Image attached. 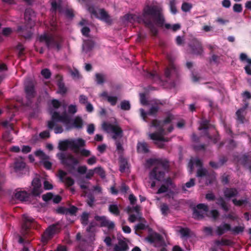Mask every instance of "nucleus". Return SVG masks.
I'll use <instances>...</instances> for the list:
<instances>
[{
  "instance_id": "obj_1",
  "label": "nucleus",
  "mask_w": 251,
  "mask_h": 251,
  "mask_svg": "<svg viewBox=\"0 0 251 251\" xmlns=\"http://www.w3.org/2000/svg\"><path fill=\"white\" fill-rule=\"evenodd\" d=\"M142 21L152 36L156 37L158 33L157 28L165 26L166 29L172 28L170 24H165V18L162 8L156 5H147L143 9L142 14L138 18Z\"/></svg>"
},
{
  "instance_id": "obj_2",
  "label": "nucleus",
  "mask_w": 251,
  "mask_h": 251,
  "mask_svg": "<svg viewBox=\"0 0 251 251\" xmlns=\"http://www.w3.org/2000/svg\"><path fill=\"white\" fill-rule=\"evenodd\" d=\"M71 121V118L66 113L60 115L59 112L54 111L51 112V120L48 122L47 126L49 129H52L56 125V123L61 122L65 125L67 130H70L74 128L81 129L83 127V121L81 117H75L73 120L72 124H70Z\"/></svg>"
},
{
  "instance_id": "obj_3",
  "label": "nucleus",
  "mask_w": 251,
  "mask_h": 251,
  "mask_svg": "<svg viewBox=\"0 0 251 251\" xmlns=\"http://www.w3.org/2000/svg\"><path fill=\"white\" fill-rule=\"evenodd\" d=\"M169 163L167 160L157 159L155 166L150 172V179L162 182L164 180L166 173L169 171Z\"/></svg>"
},
{
  "instance_id": "obj_4",
  "label": "nucleus",
  "mask_w": 251,
  "mask_h": 251,
  "mask_svg": "<svg viewBox=\"0 0 251 251\" xmlns=\"http://www.w3.org/2000/svg\"><path fill=\"white\" fill-rule=\"evenodd\" d=\"M40 42H44L48 49L55 48L57 50L61 48L62 40L58 36H54L52 34L45 33L40 35L38 38Z\"/></svg>"
},
{
  "instance_id": "obj_5",
  "label": "nucleus",
  "mask_w": 251,
  "mask_h": 251,
  "mask_svg": "<svg viewBox=\"0 0 251 251\" xmlns=\"http://www.w3.org/2000/svg\"><path fill=\"white\" fill-rule=\"evenodd\" d=\"M57 157L61 163L70 169V171L75 170V166L79 163L78 160L70 153L59 152L57 154Z\"/></svg>"
},
{
  "instance_id": "obj_6",
  "label": "nucleus",
  "mask_w": 251,
  "mask_h": 251,
  "mask_svg": "<svg viewBox=\"0 0 251 251\" xmlns=\"http://www.w3.org/2000/svg\"><path fill=\"white\" fill-rule=\"evenodd\" d=\"M102 128L107 133H112V138L114 141L120 140L123 136V130L118 125H113L104 122L102 124Z\"/></svg>"
},
{
  "instance_id": "obj_7",
  "label": "nucleus",
  "mask_w": 251,
  "mask_h": 251,
  "mask_svg": "<svg viewBox=\"0 0 251 251\" xmlns=\"http://www.w3.org/2000/svg\"><path fill=\"white\" fill-rule=\"evenodd\" d=\"M85 146V141L81 139L78 138L75 140H64L59 143L58 148L62 151H66L69 147L75 150V152L78 153L77 150L80 147H83Z\"/></svg>"
},
{
  "instance_id": "obj_8",
  "label": "nucleus",
  "mask_w": 251,
  "mask_h": 251,
  "mask_svg": "<svg viewBox=\"0 0 251 251\" xmlns=\"http://www.w3.org/2000/svg\"><path fill=\"white\" fill-rule=\"evenodd\" d=\"M59 223H56L49 226L41 236V242L46 245L52 239L54 235L60 232V228Z\"/></svg>"
},
{
  "instance_id": "obj_9",
  "label": "nucleus",
  "mask_w": 251,
  "mask_h": 251,
  "mask_svg": "<svg viewBox=\"0 0 251 251\" xmlns=\"http://www.w3.org/2000/svg\"><path fill=\"white\" fill-rule=\"evenodd\" d=\"M35 86V84L34 81L30 79H27L25 82L24 90L26 98L28 100H30L36 96V93Z\"/></svg>"
},
{
  "instance_id": "obj_10",
  "label": "nucleus",
  "mask_w": 251,
  "mask_h": 251,
  "mask_svg": "<svg viewBox=\"0 0 251 251\" xmlns=\"http://www.w3.org/2000/svg\"><path fill=\"white\" fill-rule=\"evenodd\" d=\"M193 217L195 219L200 220L204 218V213L208 211V207L204 203H200L193 208Z\"/></svg>"
},
{
  "instance_id": "obj_11",
  "label": "nucleus",
  "mask_w": 251,
  "mask_h": 251,
  "mask_svg": "<svg viewBox=\"0 0 251 251\" xmlns=\"http://www.w3.org/2000/svg\"><path fill=\"white\" fill-rule=\"evenodd\" d=\"M13 169L18 175L25 174L28 171L26 164L22 157L14 160Z\"/></svg>"
},
{
  "instance_id": "obj_12",
  "label": "nucleus",
  "mask_w": 251,
  "mask_h": 251,
  "mask_svg": "<svg viewBox=\"0 0 251 251\" xmlns=\"http://www.w3.org/2000/svg\"><path fill=\"white\" fill-rule=\"evenodd\" d=\"M189 47L191 50L192 53L201 55L203 52L201 43L197 39H192L189 43Z\"/></svg>"
},
{
  "instance_id": "obj_13",
  "label": "nucleus",
  "mask_w": 251,
  "mask_h": 251,
  "mask_svg": "<svg viewBox=\"0 0 251 251\" xmlns=\"http://www.w3.org/2000/svg\"><path fill=\"white\" fill-rule=\"evenodd\" d=\"M36 226V223L35 220L26 214L23 215V224L22 226V230L26 233L28 230L31 228H34Z\"/></svg>"
},
{
  "instance_id": "obj_14",
  "label": "nucleus",
  "mask_w": 251,
  "mask_h": 251,
  "mask_svg": "<svg viewBox=\"0 0 251 251\" xmlns=\"http://www.w3.org/2000/svg\"><path fill=\"white\" fill-rule=\"evenodd\" d=\"M94 219L96 221L100 222V226L101 227H106L109 230L113 229L115 227L114 223L107 219L104 216H100L97 215L95 216Z\"/></svg>"
},
{
  "instance_id": "obj_15",
  "label": "nucleus",
  "mask_w": 251,
  "mask_h": 251,
  "mask_svg": "<svg viewBox=\"0 0 251 251\" xmlns=\"http://www.w3.org/2000/svg\"><path fill=\"white\" fill-rule=\"evenodd\" d=\"M174 117L172 114H169L163 120H153L151 123V126H157L160 124L165 126L170 124L174 120Z\"/></svg>"
},
{
  "instance_id": "obj_16",
  "label": "nucleus",
  "mask_w": 251,
  "mask_h": 251,
  "mask_svg": "<svg viewBox=\"0 0 251 251\" xmlns=\"http://www.w3.org/2000/svg\"><path fill=\"white\" fill-rule=\"evenodd\" d=\"M35 17V13L30 8H26L25 12V19L30 25V26L34 25V18Z\"/></svg>"
},
{
  "instance_id": "obj_17",
  "label": "nucleus",
  "mask_w": 251,
  "mask_h": 251,
  "mask_svg": "<svg viewBox=\"0 0 251 251\" xmlns=\"http://www.w3.org/2000/svg\"><path fill=\"white\" fill-rule=\"evenodd\" d=\"M231 230V225L229 224L224 223L217 227L216 233L217 235L221 236L226 232Z\"/></svg>"
},
{
  "instance_id": "obj_18",
  "label": "nucleus",
  "mask_w": 251,
  "mask_h": 251,
  "mask_svg": "<svg viewBox=\"0 0 251 251\" xmlns=\"http://www.w3.org/2000/svg\"><path fill=\"white\" fill-rule=\"evenodd\" d=\"M15 198L21 201H30L31 194L25 191H19L15 193Z\"/></svg>"
},
{
  "instance_id": "obj_19",
  "label": "nucleus",
  "mask_w": 251,
  "mask_h": 251,
  "mask_svg": "<svg viewBox=\"0 0 251 251\" xmlns=\"http://www.w3.org/2000/svg\"><path fill=\"white\" fill-rule=\"evenodd\" d=\"M247 106H245L240 109H239L236 112V121L238 123L242 124H244L245 121V110Z\"/></svg>"
},
{
  "instance_id": "obj_20",
  "label": "nucleus",
  "mask_w": 251,
  "mask_h": 251,
  "mask_svg": "<svg viewBox=\"0 0 251 251\" xmlns=\"http://www.w3.org/2000/svg\"><path fill=\"white\" fill-rule=\"evenodd\" d=\"M225 197L226 199H231L236 197L238 194V191L235 188H226L223 190Z\"/></svg>"
},
{
  "instance_id": "obj_21",
  "label": "nucleus",
  "mask_w": 251,
  "mask_h": 251,
  "mask_svg": "<svg viewBox=\"0 0 251 251\" xmlns=\"http://www.w3.org/2000/svg\"><path fill=\"white\" fill-rule=\"evenodd\" d=\"M177 71L175 65L173 63H170L167 68L165 70V76L167 78H170L174 75H177Z\"/></svg>"
},
{
  "instance_id": "obj_22",
  "label": "nucleus",
  "mask_w": 251,
  "mask_h": 251,
  "mask_svg": "<svg viewBox=\"0 0 251 251\" xmlns=\"http://www.w3.org/2000/svg\"><path fill=\"white\" fill-rule=\"evenodd\" d=\"M149 146L145 142H138L137 144V152L140 153H147L149 152Z\"/></svg>"
},
{
  "instance_id": "obj_23",
  "label": "nucleus",
  "mask_w": 251,
  "mask_h": 251,
  "mask_svg": "<svg viewBox=\"0 0 251 251\" xmlns=\"http://www.w3.org/2000/svg\"><path fill=\"white\" fill-rule=\"evenodd\" d=\"M210 121L206 119L202 118L200 122V126L198 127L199 130H204V134L206 135L207 130L211 127Z\"/></svg>"
},
{
  "instance_id": "obj_24",
  "label": "nucleus",
  "mask_w": 251,
  "mask_h": 251,
  "mask_svg": "<svg viewBox=\"0 0 251 251\" xmlns=\"http://www.w3.org/2000/svg\"><path fill=\"white\" fill-rule=\"evenodd\" d=\"M100 96L102 98H105L107 99L108 102L110 103L112 106H115L118 101V97L116 96H109L106 91H103L100 95Z\"/></svg>"
},
{
  "instance_id": "obj_25",
  "label": "nucleus",
  "mask_w": 251,
  "mask_h": 251,
  "mask_svg": "<svg viewBox=\"0 0 251 251\" xmlns=\"http://www.w3.org/2000/svg\"><path fill=\"white\" fill-rule=\"evenodd\" d=\"M163 103L160 100H157L155 102L154 105H152L150 108L148 112V115H155L159 109V105H163Z\"/></svg>"
},
{
  "instance_id": "obj_26",
  "label": "nucleus",
  "mask_w": 251,
  "mask_h": 251,
  "mask_svg": "<svg viewBox=\"0 0 251 251\" xmlns=\"http://www.w3.org/2000/svg\"><path fill=\"white\" fill-rule=\"evenodd\" d=\"M217 246H231L232 242L229 239L222 238L221 240H216L214 242Z\"/></svg>"
},
{
  "instance_id": "obj_27",
  "label": "nucleus",
  "mask_w": 251,
  "mask_h": 251,
  "mask_svg": "<svg viewBox=\"0 0 251 251\" xmlns=\"http://www.w3.org/2000/svg\"><path fill=\"white\" fill-rule=\"evenodd\" d=\"M57 85L58 88V90L57 91L58 93H59L61 95H64L66 93L67 89L65 87L64 83L62 82L61 79L58 80Z\"/></svg>"
},
{
  "instance_id": "obj_28",
  "label": "nucleus",
  "mask_w": 251,
  "mask_h": 251,
  "mask_svg": "<svg viewBox=\"0 0 251 251\" xmlns=\"http://www.w3.org/2000/svg\"><path fill=\"white\" fill-rule=\"evenodd\" d=\"M51 9L50 10L54 14H56V11L58 10L59 12H62V7L60 3H57L55 1H53L51 3Z\"/></svg>"
},
{
  "instance_id": "obj_29",
  "label": "nucleus",
  "mask_w": 251,
  "mask_h": 251,
  "mask_svg": "<svg viewBox=\"0 0 251 251\" xmlns=\"http://www.w3.org/2000/svg\"><path fill=\"white\" fill-rule=\"evenodd\" d=\"M161 239V236L157 233H155L153 234H150L147 237V240L151 243H154L156 241H160Z\"/></svg>"
},
{
  "instance_id": "obj_30",
  "label": "nucleus",
  "mask_w": 251,
  "mask_h": 251,
  "mask_svg": "<svg viewBox=\"0 0 251 251\" xmlns=\"http://www.w3.org/2000/svg\"><path fill=\"white\" fill-rule=\"evenodd\" d=\"M109 211L116 216H118L120 214V211L118 206L116 204H110L108 207Z\"/></svg>"
},
{
  "instance_id": "obj_31",
  "label": "nucleus",
  "mask_w": 251,
  "mask_h": 251,
  "mask_svg": "<svg viewBox=\"0 0 251 251\" xmlns=\"http://www.w3.org/2000/svg\"><path fill=\"white\" fill-rule=\"evenodd\" d=\"M89 214L86 212H83L80 217V222L83 226H86L88 224Z\"/></svg>"
},
{
  "instance_id": "obj_32",
  "label": "nucleus",
  "mask_w": 251,
  "mask_h": 251,
  "mask_svg": "<svg viewBox=\"0 0 251 251\" xmlns=\"http://www.w3.org/2000/svg\"><path fill=\"white\" fill-rule=\"evenodd\" d=\"M128 163L126 159L121 158L119 161L120 169L119 170L121 173L125 172Z\"/></svg>"
},
{
  "instance_id": "obj_33",
  "label": "nucleus",
  "mask_w": 251,
  "mask_h": 251,
  "mask_svg": "<svg viewBox=\"0 0 251 251\" xmlns=\"http://www.w3.org/2000/svg\"><path fill=\"white\" fill-rule=\"evenodd\" d=\"M169 7L170 11L173 14L175 15L177 13V10L176 7V0H170Z\"/></svg>"
},
{
  "instance_id": "obj_34",
  "label": "nucleus",
  "mask_w": 251,
  "mask_h": 251,
  "mask_svg": "<svg viewBox=\"0 0 251 251\" xmlns=\"http://www.w3.org/2000/svg\"><path fill=\"white\" fill-rule=\"evenodd\" d=\"M120 107L121 109L123 110H129L131 108L130 103L129 101L126 100H124L122 101L121 102Z\"/></svg>"
},
{
  "instance_id": "obj_35",
  "label": "nucleus",
  "mask_w": 251,
  "mask_h": 251,
  "mask_svg": "<svg viewBox=\"0 0 251 251\" xmlns=\"http://www.w3.org/2000/svg\"><path fill=\"white\" fill-rule=\"evenodd\" d=\"M42 192L43 191L41 187H33L31 192L30 193L31 194V197L32 196L39 197Z\"/></svg>"
},
{
  "instance_id": "obj_36",
  "label": "nucleus",
  "mask_w": 251,
  "mask_h": 251,
  "mask_svg": "<svg viewBox=\"0 0 251 251\" xmlns=\"http://www.w3.org/2000/svg\"><path fill=\"white\" fill-rule=\"evenodd\" d=\"M179 232L181 234V238L188 237L190 236V230L187 227H181Z\"/></svg>"
},
{
  "instance_id": "obj_37",
  "label": "nucleus",
  "mask_w": 251,
  "mask_h": 251,
  "mask_svg": "<svg viewBox=\"0 0 251 251\" xmlns=\"http://www.w3.org/2000/svg\"><path fill=\"white\" fill-rule=\"evenodd\" d=\"M207 175L208 171L206 169L201 167L198 169L196 175L197 177H202L204 176H207Z\"/></svg>"
},
{
  "instance_id": "obj_38",
  "label": "nucleus",
  "mask_w": 251,
  "mask_h": 251,
  "mask_svg": "<svg viewBox=\"0 0 251 251\" xmlns=\"http://www.w3.org/2000/svg\"><path fill=\"white\" fill-rule=\"evenodd\" d=\"M146 76L152 80H155L159 79V76L155 71L152 72H147L145 74Z\"/></svg>"
},
{
  "instance_id": "obj_39",
  "label": "nucleus",
  "mask_w": 251,
  "mask_h": 251,
  "mask_svg": "<svg viewBox=\"0 0 251 251\" xmlns=\"http://www.w3.org/2000/svg\"><path fill=\"white\" fill-rule=\"evenodd\" d=\"M233 203L237 206H241L244 204H247L248 203V201L247 199L245 200H237L236 199H234L232 200Z\"/></svg>"
},
{
  "instance_id": "obj_40",
  "label": "nucleus",
  "mask_w": 251,
  "mask_h": 251,
  "mask_svg": "<svg viewBox=\"0 0 251 251\" xmlns=\"http://www.w3.org/2000/svg\"><path fill=\"white\" fill-rule=\"evenodd\" d=\"M3 140L6 142H10L13 140V137L10 130L5 131L2 134Z\"/></svg>"
},
{
  "instance_id": "obj_41",
  "label": "nucleus",
  "mask_w": 251,
  "mask_h": 251,
  "mask_svg": "<svg viewBox=\"0 0 251 251\" xmlns=\"http://www.w3.org/2000/svg\"><path fill=\"white\" fill-rule=\"evenodd\" d=\"M96 76V81L98 84H102L104 82L105 76L101 74L97 73Z\"/></svg>"
},
{
  "instance_id": "obj_42",
  "label": "nucleus",
  "mask_w": 251,
  "mask_h": 251,
  "mask_svg": "<svg viewBox=\"0 0 251 251\" xmlns=\"http://www.w3.org/2000/svg\"><path fill=\"white\" fill-rule=\"evenodd\" d=\"M192 7V4L191 3L184 2L182 4L181 9L183 12H187L190 11Z\"/></svg>"
},
{
  "instance_id": "obj_43",
  "label": "nucleus",
  "mask_w": 251,
  "mask_h": 251,
  "mask_svg": "<svg viewBox=\"0 0 251 251\" xmlns=\"http://www.w3.org/2000/svg\"><path fill=\"white\" fill-rule=\"evenodd\" d=\"M160 210L162 214L164 216L167 215L169 212V208L166 203H162L160 205Z\"/></svg>"
},
{
  "instance_id": "obj_44",
  "label": "nucleus",
  "mask_w": 251,
  "mask_h": 251,
  "mask_svg": "<svg viewBox=\"0 0 251 251\" xmlns=\"http://www.w3.org/2000/svg\"><path fill=\"white\" fill-rule=\"evenodd\" d=\"M67 214L69 213L72 216H75L78 209L77 207L72 205L69 208H67Z\"/></svg>"
},
{
  "instance_id": "obj_45",
  "label": "nucleus",
  "mask_w": 251,
  "mask_h": 251,
  "mask_svg": "<svg viewBox=\"0 0 251 251\" xmlns=\"http://www.w3.org/2000/svg\"><path fill=\"white\" fill-rule=\"evenodd\" d=\"M94 171L99 175L102 178L105 177V173L104 170L100 167L95 168Z\"/></svg>"
},
{
  "instance_id": "obj_46",
  "label": "nucleus",
  "mask_w": 251,
  "mask_h": 251,
  "mask_svg": "<svg viewBox=\"0 0 251 251\" xmlns=\"http://www.w3.org/2000/svg\"><path fill=\"white\" fill-rule=\"evenodd\" d=\"M97 224L95 222H91L86 228V231L89 233L94 232L95 230V227L97 226Z\"/></svg>"
},
{
  "instance_id": "obj_47",
  "label": "nucleus",
  "mask_w": 251,
  "mask_h": 251,
  "mask_svg": "<svg viewBox=\"0 0 251 251\" xmlns=\"http://www.w3.org/2000/svg\"><path fill=\"white\" fill-rule=\"evenodd\" d=\"M41 74L46 79H49L50 77L51 72L48 69H44L41 71Z\"/></svg>"
},
{
  "instance_id": "obj_48",
  "label": "nucleus",
  "mask_w": 251,
  "mask_h": 251,
  "mask_svg": "<svg viewBox=\"0 0 251 251\" xmlns=\"http://www.w3.org/2000/svg\"><path fill=\"white\" fill-rule=\"evenodd\" d=\"M63 182L65 183L67 187H71L74 184L75 180L71 177H67Z\"/></svg>"
},
{
  "instance_id": "obj_49",
  "label": "nucleus",
  "mask_w": 251,
  "mask_h": 251,
  "mask_svg": "<svg viewBox=\"0 0 251 251\" xmlns=\"http://www.w3.org/2000/svg\"><path fill=\"white\" fill-rule=\"evenodd\" d=\"M53 195L52 193L48 192L43 195L42 198L44 201L47 202L51 200L53 198Z\"/></svg>"
},
{
  "instance_id": "obj_50",
  "label": "nucleus",
  "mask_w": 251,
  "mask_h": 251,
  "mask_svg": "<svg viewBox=\"0 0 251 251\" xmlns=\"http://www.w3.org/2000/svg\"><path fill=\"white\" fill-rule=\"evenodd\" d=\"M100 19L104 21H106L109 17L107 13L103 9H100Z\"/></svg>"
},
{
  "instance_id": "obj_51",
  "label": "nucleus",
  "mask_w": 251,
  "mask_h": 251,
  "mask_svg": "<svg viewBox=\"0 0 251 251\" xmlns=\"http://www.w3.org/2000/svg\"><path fill=\"white\" fill-rule=\"evenodd\" d=\"M78 152H79L80 155L83 157H88L91 155V151L89 150L83 149L78 151V149L77 150Z\"/></svg>"
},
{
  "instance_id": "obj_52",
  "label": "nucleus",
  "mask_w": 251,
  "mask_h": 251,
  "mask_svg": "<svg viewBox=\"0 0 251 251\" xmlns=\"http://www.w3.org/2000/svg\"><path fill=\"white\" fill-rule=\"evenodd\" d=\"M118 245L123 251H126L128 249V246L127 243L123 240L119 241Z\"/></svg>"
},
{
  "instance_id": "obj_53",
  "label": "nucleus",
  "mask_w": 251,
  "mask_h": 251,
  "mask_svg": "<svg viewBox=\"0 0 251 251\" xmlns=\"http://www.w3.org/2000/svg\"><path fill=\"white\" fill-rule=\"evenodd\" d=\"M41 163L43 165L44 167L47 170H50L51 168L52 163L46 159H43L41 161Z\"/></svg>"
},
{
  "instance_id": "obj_54",
  "label": "nucleus",
  "mask_w": 251,
  "mask_h": 251,
  "mask_svg": "<svg viewBox=\"0 0 251 251\" xmlns=\"http://www.w3.org/2000/svg\"><path fill=\"white\" fill-rule=\"evenodd\" d=\"M35 154L37 156L42 157V160L43 159H48L49 157L45 154V153L41 150H38L35 151Z\"/></svg>"
},
{
  "instance_id": "obj_55",
  "label": "nucleus",
  "mask_w": 251,
  "mask_h": 251,
  "mask_svg": "<svg viewBox=\"0 0 251 251\" xmlns=\"http://www.w3.org/2000/svg\"><path fill=\"white\" fill-rule=\"evenodd\" d=\"M32 186L36 187H41V182L39 178H35L32 181Z\"/></svg>"
},
{
  "instance_id": "obj_56",
  "label": "nucleus",
  "mask_w": 251,
  "mask_h": 251,
  "mask_svg": "<svg viewBox=\"0 0 251 251\" xmlns=\"http://www.w3.org/2000/svg\"><path fill=\"white\" fill-rule=\"evenodd\" d=\"M168 190V187L165 184H162L160 187L158 189L157 192V194H160L164 193H166Z\"/></svg>"
},
{
  "instance_id": "obj_57",
  "label": "nucleus",
  "mask_w": 251,
  "mask_h": 251,
  "mask_svg": "<svg viewBox=\"0 0 251 251\" xmlns=\"http://www.w3.org/2000/svg\"><path fill=\"white\" fill-rule=\"evenodd\" d=\"M162 182H164L167 186L169 187V186H171L172 187L174 188V183L172 181V179L170 177H168L167 178H164V180Z\"/></svg>"
},
{
  "instance_id": "obj_58",
  "label": "nucleus",
  "mask_w": 251,
  "mask_h": 251,
  "mask_svg": "<svg viewBox=\"0 0 251 251\" xmlns=\"http://www.w3.org/2000/svg\"><path fill=\"white\" fill-rule=\"evenodd\" d=\"M67 175V173L63 170H60L58 171V177L60 181L62 182L64 181L65 176Z\"/></svg>"
},
{
  "instance_id": "obj_59",
  "label": "nucleus",
  "mask_w": 251,
  "mask_h": 251,
  "mask_svg": "<svg viewBox=\"0 0 251 251\" xmlns=\"http://www.w3.org/2000/svg\"><path fill=\"white\" fill-rule=\"evenodd\" d=\"M154 127L157 128V133L159 135H165L166 134L165 129L164 128V126L160 124V125L157 126H154Z\"/></svg>"
},
{
  "instance_id": "obj_60",
  "label": "nucleus",
  "mask_w": 251,
  "mask_h": 251,
  "mask_svg": "<svg viewBox=\"0 0 251 251\" xmlns=\"http://www.w3.org/2000/svg\"><path fill=\"white\" fill-rule=\"evenodd\" d=\"M51 104L53 107L55 109L59 108L61 105V102L56 99H53L51 100Z\"/></svg>"
},
{
  "instance_id": "obj_61",
  "label": "nucleus",
  "mask_w": 251,
  "mask_h": 251,
  "mask_svg": "<svg viewBox=\"0 0 251 251\" xmlns=\"http://www.w3.org/2000/svg\"><path fill=\"white\" fill-rule=\"evenodd\" d=\"M235 234H239L244 231V227L241 226H236L234 228H231V230Z\"/></svg>"
},
{
  "instance_id": "obj_62",
  "label": "nucleus",
  "mask_w": 251,
  "mask_h": 251,
  "mask_svg": "<svg viewBox=\"0 0 251 251\" xmlns=\"http://www.w3.org/2000/svg\"><path fill=\"white\" fill-rule=\"evenodd\" d=\"M242 6L241 4L236 3L233 5V10L235 12L240 13L242 11Z\"/></svg>"
},
{
  "instance_id": "obj_63",
  "label": "nucleus",
  "mask_w": 251,
  "mask_h": 251,
  "mask_svg": "<svg viewBox=\"0 0 251 251\" xmlns=\"http://www.w3.org/2000/svg\"><path fill=\"white\" fill-rule=\"evenodd\" d=\"M81 31L83 35L87 37H89L90 29L88 27L84 26L82 27Z\"/></svg>"
},
{
  "instance_id": "obj_64",
  "label": "nucleus",
  "mask_w": 251,
  "mask_h": 251,
  "mask_svg": "<svg viewBox=\"0 0 251 251\" xmlns=\"http://www.w3.org/2000/svg\"><path fill=\"white\" fill-rule=\"evenodd\" d=\"M95 129V127L94 125L93 124H90L88 125L87 126V132L89 134H93L94 132Z\"/></svg>"
}]
</instances>
